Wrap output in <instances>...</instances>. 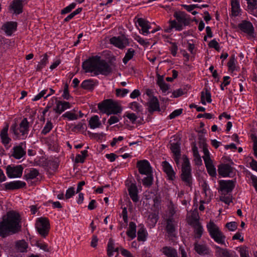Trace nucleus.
Returning a JSON list of instances; mask_svg holds the SVG:
<instances>
[{
	"label": "nucleus",
	"instance_id": "obj_1",
	"mask_svg": "<svg viewBox=\"0 0 257 257\" xmlns=\"http://www.w3.org/2000/svg\"><path fill=\"white\" fill-rule=\"evenodd\" d=\"M21 228V217L19 213L10 211L0 221V236L5 237L18 232Z\"/></svg>",
	"mask_w": 257,
	"mask_h": 257
},
{
	"label": "nucleus",
	"instance_id": "obj_2",
	"mask_svg": "<svg viewBox=\"0 0 257 257\" xmlns=\"http://www.w3.org/2000/svg\"><path fill=\"white\" fill-rule=\"evenodd\" d=\"M174 17L175 19L170 21L169 27L165 29V31L167 33H170L173 29L176 31H181L189 24V18L184 12H176Z\"/></svg>",
	"mask_w": 257,
	"mask_h": 257
},
{
	"label": "nucleus",
	"instance_id": "obj_3",
	"mask_svg": "<svg viewBox=\"0 0 257 257\" xmlns=\"http://www.w3.org/2000/svg\"><path fill=\"white\" fill-rule=\"evenodd\" d=\"M99 110L107 115L120 113L122 111L121 105L115 101L110 99H105L98 105Z\"/></svg>",
	"mask_w": 257,
	"mask_h": 257
},
{
	"label": "nucleus",
	"instance_id": "obj_4",
	"mask_svg": "<svg viewBox=\"0 0 257 257\" xmlns=\"http://www.w3.org/2000/svg\"><path fill=\"white\" fill-rule=\"evenodd\" d=\"M207 230L212 239L220 244L225 243V236L219 226L213 220H210L206 225Z\"/></svg>",
	"mask_w": 257,
	"mask_h": 257
},
{
	"label": "nucleus",
	"instance_id": "obj_5",
	"mask_svg": "<svg viewBox=\"0 0 257 257\" xmlns=\"http://www.w3.org/2000/svg\"><path fill=\"white\" fill-rule=\"evenodd\" d=\"M48 108H52L57 114H60L65 110L71 107L70 103L68 101L59 100L56 97H52L47 104Z\"/></svg>",
	"mask_w": 257,
	"mask_h": 257
},
{
	"label": "nucleus",
	"instance_id": "obj_6",
	"mask_svg": "<svg viewBox=\"0 0 257 257\" xmlns=\"http://www.w3.org/2000/svg\"><path fill=\"white\" fill-rule=\"evenodd\" d=\"M35 225L38 232L42 236L45 237L48 234L50 224L47 218L40 217L37 218Z\"/></svg>",
	"mask_w": 257,
	"mask_h": 257
},
{
	"label": "nucleus",
	"instance_id": "obj_7",
	"mask_svg": "<svg viewBox=\"0 0 257 257\" xmlns=\"http://www.w3.org/2000/svg\"><path fill=\"white\" fill-rule=\"evenodd\" d=\"M203 150L204 155L202 157L204 160L207 172L211 176L215 177L216 175V171L214 165L213 164L212 160L210 158L209 152L205 147L203 148Z\"/></svg>",
	"mask_w": 257,
	"mask_h": 257
},
{
	"label": "nucleus",
	"instance_id": "obj_8",
	"mask_svg": "<svg viewBox=\"0 0 257 257\" xmlns=\"http://www.w3.org/2000/svg\"><path fill=\"white\" fill-rule=\"evenodd\" d=\"M182 162V179L183 181L189 183L191 179L190 162L186 156L181 158Z\"/></svg>",
	"mask_w": 257,
	"mask_h": 257
},
{
	"label": "nucleus",
	"instance_id": "obj_9",
	"mask_svg": "<svg viewBox=\"0 0 257 257\" xmlns=\"http://www.w3.org/2000/svg\"><path fill=\"white\" fill-rule=\"evenodd\" d=\"M98 56L93 57L89 58L83 63V69L86 72H91L93 73L94 75H96L98 62Z\"/></svg>",
	"mask_w": 257,
	"mask_h": 257
},
{
	"label": "nucleus",
	"instance_id": "obj_10",
	"mask_svg": "<svg viewBox=\"0 0 257 257\" xmlns=\"http://www.w3.org/2000/svg\"><path fill=\"white\" fill-rule=\"evenodd\" d=\"M23 168L21 165H9L6 168V173L9 178H20L23 174Z\"/></svg>",
	"mask_w": 257,
	"mask_h": 257
},
{
	"label": "nucleus",
	"instance_id": "obj_11",
	"mask_svg": "<svg viewBox=\"0 0 257 257\" xmlns=\"http://www.w3.org/2000/svg\"><path fill=\"white\" fill-rule=\"evenodd\" d=\"M238 27L240 30L245 33L250 38L255 37V34L254 28L251 23L247 21H242L239 25Z\"/></svg>",
	"mask_w": 257,
	"mask_h": 257
},
{
	"label": "nucleus",
	"instance_id": "obj_12",
	"mask_svg": "<svg viewBox=\"0 0 257 257\" xmlns=\"http://www.w3.org/2000/svg\"><path fill=\"white\" fill-rule=\"evenodd\" d=\"M109 41L111 44L121 49L129 45L128 40L124 36L113 37Z\"/></svg>",
	"mask_w": 257,
	"mask_h": 257
},
{
	"label": "nucleus",
	"instance_id": "obj_13",
	"mask_svg": "<svg viewBox=\"0 0 257 257\" xmlns=\"http://www.w3.org/2000/svg\"><path fill=\"white\" fill-rule=\"evenodd\" d=\"M11 129L14 134L17 136L21 133L24 135L27 134L29 131V122L27 118H24L20 124L19 127L17 128L16 124L12 126Z\"/></svg>",
	"mask_w": 257,
	"mask_h": 257
},
{
	"label": "nucleus",
	"instance_id": "obj_14",
	"mask_svg": "<svg viewBox=\"0 0 257 257\" xmlns=\"http://www.w3.org/2000/svg\"><path fill=\"white\" fill-rule=\"evenodd\" d=\"M203 187V191L201 193L202 197H204V199L200 200V202L203 203H206L209 202L211 199V197L212 196V193L210 191V190L208 188V187L206 183H204L202 185ZM205 207L203 204H201L199 206V209L201 211L204 210Z\"/></svg>",
	"mask_w": 257,
	"mask_h": 257
},
{
	"label": "nucleus",
	"instance_id": "obj_15",
	"mask_svg": "<svg viewBox=\"0 0 257 257\" xmlns=\"http://www.w3.org/2000/svg\"><path fill=\"white\" fill-rule=\"evenodd\" d=\"M137 167L141 174L150 175L152 172V169L150 163L146 160L138 161Z\"/></svg>",
	"mask_w": 257,
	"mask_h": 257
},
{
	"label": "nucleus",
	"instance_id": "obj_16",
	"mask_svg": "<svg viewBox=\"0 0 257 257\" xmlns=\"http://www.w3.org/2000/svg\"><path fill=\"white\" fill-rule=\"evenodd\" d=\"M219 185L222 194L231 192L235 186L234 182L231 180H220Z\"/></svg>",
	"mask_w": 257,
	"mask_h": 257
},
{
	"label": "nucleus",
	"instance_id": "obj_17",
	"mask_svg": "<svg viewBox=\"0 0 257 257\" xmlns=\"http://www.w3.org/2000/svg\"><path fill=\"white\" fill-rule=\"evenodd\" d=\"M98 62L96 75L99 74L107 75L111 72L109 65L104 61L101 60L99 57H98Z\"/></svg>",
	"mask_w": 257,
	"mask_h": 257
},
{
	"label": "nucleus",
	"instance_id": "obj_18",
	"mask_svg": "<svg viewBox=\"0 0 257 257\" xmlns=\"http://www.w3.org/2000/svg\"><path fill=\"white\" fill-rule=\"evenodd\" d=\"M17 28V23L15 22H8L5 23L2 27V30L8 36H11L15 32Z\"/></svg>",
	"mask_w": 257,
	"mask_h": 257
},
{
	"label": "nucleus",
	"instance_id": "obj_19",
	"mask_svg": "<svg viewBox=\"0 0 257 257\" xmlns=\"http://www.w3.org/2000/svg\"><path fill=\"white\" fill-rule=\"evenodd\" d=\"M137 26L141 27V33L145 36L150 33L149 29L151 28L150 24L147 20L143 18H139L137 20Z\"/></svg>",
	"mask_w": 257,
	"mask_h": 257
},
{
	"label": "nucleus",
	"instance_id": "obj_20",
	"mask_svg": "<svg viewBox=\"0 0 257 257\" xmlns=\"http://www.w3.org/2000/svg\"><path fill=\"white\" fill-rule=\"evenodd\" d=\"M26 3L27 0H14L10 5V10L16 14H20L22 13L23 6Z\"/></svg>",
	"mask_w": 257,
	"mask_h": 257
},
{
	"label": "nucleus",
	"instance_id": "obj_21",
	"mask_svg": "<svg viewBox=\"0 0 257 257\" xmlns=\"http://www.w3.org/2000/svg\"><path fill=\"white\" fill-rule=\"evenodd\" d=\"M233 168L228 164H221L218 167V172L223 177L230 176L233 173Z\"/></svg>",
	"mask_w": 257,
	"mask_h": 257
},
{
	"label": "nucleus",
	"instance_id": "obj_22",
	"mask_svg": "<svg viewBox=\"0 0 257 257\" xmlns=\"http://www.w3.org/2000/svg\"><path fill=\"white\" fill-rule=\"evenodd\" d=\"M162 166L163 171L167 174L169 180H173L175 178V172H174L171 165L167 162H162Z\"/></svg>",
	"mask_w": 257,
	"mask_h": 257
},
{
	"label": "nucleus",
	"instance_id": "obj_23",
	"mask_svg": "<svg viewBox=\"0 0 257 257\" xmlns=\"http://www.w3.org/2000/svg\"><path fill=\"white\" fill-rule=\"evenodd\" d=\"M4 185L6 190H15L24 187L26 184L22 181L17 180L6 183Z\"/></svg>",
	"mask_w": 257,
	"mask_h": 257
},
{
	"label": "nucleus",
	"instance_id": "obj_24",
	"mask_svg": "<svg viewBox=\"0 0 257 257\" xmlns=\"http://www.w3.org/2000/svg\"><path fill=\"white\" fill-rule=\"evenodd\" d=\"M171 150L174 155V159L176 163L178 165L180 159V147L178 143H171Z\"/></svg>",
	"mask_w": 257,
	"mask_h": 257
},
{
	"label": "nucleus",
	"instance_id": "obj_25",
	"mask_svg": "<svg viewBox=\"0 0 257 257\" xmlns=\"http://www.w3.org/2000/svg\"><path fill=\"white\" fill-rule=\"evenodd\" d=\"M230 5L231 7V15L234 17L239 16L241 12L239 1L230 0Z\"/></svg>",
	"mask_w": 257,
	"mask_h": 257
},
{
	"label": "nucleus",
	"instance_id": "obj_26",
	"mask_svg": "<svg viewBox=\"0 0 257 257\" xmlns=\"http://www.w3.org/2000/svg\"><path fill=\"white\" fill-rule=\"evenodd\" d=\"M9 125L7 124L1 131L0 137L2 143L5 146L8 145L11 141L8 135Z\"/></svg>",
	"mask_w": 257,
	"mask_h": 257
},
{
	"label": "nucleus",
	"instance_id": "obj_27",
	"mask_svg": "<svg viewBox=\"0 0 257 257\" xmlns=\"http://www.w3.org/2000/svg\"><path fill=\"white\" fill-rule=\"evenodd\" d=\"M129 195L132 200L137 202L139 201L138 190L137 186L135 184H131L128 188Z\"/></svg>",
	"mask_w": 257,
	"mask_h": 257
},
{
	"label": "nucleus",
	"instance_id": "obj_28",
	"mask_svg": "<svg viewBox=\"0 0 257 257\" xmlns=\"http://www.w3.org/2000/svg\"><path fill=\"white\" fill-rule=\"evenodd\" d=\"M88 125L91 129H95L100 127L101 126V122L99 117L94 115L90 117L88 121Z\"/></svg>",
	"mask_w": 257,
	"mask_h": 257
},
{
	"label": "nucleus",
	"instance_id": "obj_29",
	"mask_svg": "<svg viewBox=\"0 0 257 257\" xmlns=\"http://www.w3.org/2000/svg\"><path fill=\"white\" fill-rule=\"evenodd\" d=\"M12 156L16 159H20L26 155V151L20 145L13 148Z\"/></svg>",
	"mask_w": 257,
	"mask_h": 257
},
{
	"label": "nucleus",
	"instance_id": "obj_30",
	"mask_svg": "<svg viewBox=\"0 0 257 257\" xmlns=\"http://www.w3.org/2000/svg\"><path fill=\"white\" fill-rule=\"evenodd\" d=\"M247 10L248 12L257 17V0L247 2Z\"/></svg>",
	"mask_w": 257,
	"mask_h": 257
},
{
	"label": "nucleus",
	"instance_id": "obj_31",
	"mask_svg": "<svg viewBox=\"0 0 257 257\" xmlns=\"http://www.w3.org/2000/svg\"><path fill=\"white\" fill-rule=\"evenodd\" d=\"M148 103L150 111H155L159 110V103L156 97H151L150 99H149Z\"/></svg>",
	"mask_w": 257,
	"mask_h": 257
},
{
	"label": "nucleus",
	"instance_id": "obj_32",
	"mask_svg": "<svg viewBox=\"0 0 257 257\" xmlns=\"http://www.w3.org/2000/svg\"><path fill=\"white\" fill-rule=\"evenodd\" d=\"M211 97V93L207 89L201 92V102L202 104L206 105L207 103H210L212 101Z\"/></svg>",
	"mask_w": 257,
	"mask_h": 257
},
{
	"label": "nucleus",
	"instance_id": "obj_33",
	"mask_svg": "<svg viewBox=\"0 0 257 257\" xmlns=\"http://www.w3.org/2000/svg\"><path fill=\"white\" fill-rule=\"evenodd\" d=\"M126 234L131 239H133L136 237V225L133 222H131L130 223L128 229L126 232Z\"/></svg>",
	"mask_w": 257,
	"mask_h": 257
},
{
	"label": "nucleus",
	"instance_id": "obj_34",
	"mask_svg": "<svg viewBox=\"0 0 257 257\" xmlns=\"http://www.w3.org/2000/svg\"><path fill=\"white\" fill-rule=\"evenodd\" d=\"M175 221L172 219H170L167 221L166 229L168 233L170 235L174 236L175 232Z\"/></svg>",
	"mask_w": 257,
	"mask_h": 257
},
{
	"label": "nucleus",
	"instance_id": "obj_35",
	"mask_svg": "<svg viewBox=\"0 0 257 257\" xmlns=\"http://www.w3.org/2000/svg\"><path fill=\"white\" fill-rule=\"evenodd\" d=\"M188 222L191 224L196 225L200 223L198 221V215L196 211L188 214Z\"/></svg>",
	"mask_w": 257,
	"mask_h": 257
},
{
	"label": "nucleus",
	"instance_id": "obj_36",
	"mask_svg": "<svg viewBox=\"0 0 257 257\" xmlns=\"http://www.w3.org/2000/svg\"><path fill=\"white\" fill-rule=\"evenodd\" d=\"M163 252L167 257H179L176 250L170 247H164Z\"/></svg>",
	"mask_w": 257,
	"mask_h": 257
},
{
	"label": "nucleus",
	"instance_id": "obj_37",
	"mask_svg": "<svg viewBox=\"0 0 257 257\" xmlns=\"http://www.w3.org/2000/svg\"><path fill=\"white\" fill-rule=\"evenodd\" d=\"M194 160L195 163L197 166H200L202 164V161L200 156L199 154L198 149L196 146H194L192 148Z\"/></svg>",
	"mask_w": 257,
	"mask_h": 257
},
{
	"label": "nucleus",
	"instance_id": "obj_38",
	"mask_svg": "<svg viewBox=\"0 0 257 257\" xmlns=\"http://www.w3.org/2000/svg\"><path fill=\"white\" fill-rule=\"evenodd\" d=\"M194 225V237L196 239H199L201 237L204 229L200 223H197Z\"/></svg>",
	"mask_w": 257,
	"mask_h": 257
},
{
	"label": "nucleus",
	"instance_id": "obj_39",
	"mask_svg": "<svg viewBox=\"0 0 257 257\" xmlns=\"http://www.w3.org/2000/svg\"><path fill=\"white\" fill-rule=\"evenodd\" d=\"M194 249L199 254H205L207 253V247L205 245L195 243Z\"/></svg>",
	"mask_w": 257,
	"mask_h": 257
},
{
	"label": "nucleus",
	"instance_id": "obj_40",
	"mask_svg": "<svg viewBox=\"0 0 257 257\" xmlns=\"http://www.w3.org/2000/svg\"><path fill=\"white\" fill-rule=\"evenodd\" d=\"M16 247L18 251L23 252L26 251L28 244L24 240H19L16 242Z\"/></svg>",
	"mask_w": 257,
	"mask_h": 257
},
{
	"label": "nucleus",
	"instance_id": "obj_41",
	"mask_svg": "<svg viewBox=\"0 0 257 257\" xmlns=\"http://www.w3.org/2000/svg\"><path fill=\"white\" fill-rule=\"evenodd\" d=\"M227 66L229 70L231 72L237 71L238 70V67L237 66V61L235 60L234 57H231L228 63Z\"/></svg>",
	"mask_w": 257,
	"mask_h": 257
},
{
	"label": "nucleus",
	"instance_id": "obj_42",
	"mask_svg": "<svg viewBox=\"0 0 257 257\" xmlns=\"http://www.w3.org/2000/svg\"><path fill=\"white\" fill-rule=\"evenodd\" d=\"M118 249L117 248H115L114 247V241L110 239L108 242L107 244V254L109 256H111L113 255V252L115 251H117Z\"/></svg>",
	"mask_w": 257,
	"mask_h": 257
},
{
	"label": "nucleus",
	"instance_id": "obj_43",
	"mask_svg": "<svg viewBox=\"0 0 257 257\" xmlns=\"http://www.w3.org/2000/svg\"><path fill=\"white\" fill-rule=\"evenodd\" d=\"M147 232L144 227H141L138 232V239L139 241H145L146 240Z\"/></svg>",
	"mask_w": 257,
	"mask_h": 257
},
{
	"label": "nucleus",
	"instance_id": "obj_44",
	"mask_svg": "<svg viewBox=\"0 0 257 257\" xmlns=\"http://www.w3.org/2000/svg\"><path fill=\"white\" fill-rule=\"evenodd\" d=\"M158 221V216L155 213H152L149 215L147 219V223L150 225V227L155 226Z\"/></svg>",
	"mask_w": 257,
	"mask_h": 257
},
{
	"label": "nucleus",
	"instance_id": "obj_45",
	"mask_svg": "<svg viewBox=\"0 0 257 257\" xmlns=\"http://www.w3.org/2000/svg\"><path fill=\"white\" fill-rule=\"evenodd\" d=\"M135 54V51L132 48H130L127 51L125 54L124 58H123V62L124 64H126L127 62L133 58Z\"/></svg>",
	"mask_w": 257,
	"mask_h": 257
},
{
	"label": "nucleus",
	"instance_id": "obj_46",
	"mask_svg": "<svg viewBox=\"0 0 257 257\" xmlns=\"http://www.w3.org/2000/svg\"><path fill=\"white\" fill-rule=\"evenodd\" d=\"M87 153L88 152L87 150L82 151L80 154H78L76 155L75 158V162L77 163H83L85 158L87 156Z\"/></svg>",
	"mask_w": 257,
	"mask_h": 257
},
{
	"label": "nucleus",
	"instance_id": "obj_47",
	"mask_svg": "<svg viewBox=\"0 0 257 257\" xmlns=\"http://www.w3.org/2000/svg\"><path fill=\"white\" fill-rule=\"evenodd\" d=\"M48 62V58L47 54H45L43 56V58L41 60V61L38 63L36 66L37 70H40L42 68H43L45 65Z\"/></svg>",
	"mask_w": 257,
	"mask_h": 257
},
{
	"label": "nucleus",
	"instance_id": "obj_48",
	"mask_svg": "<svg viewBox=\"0 0 257 257\" xmlns=\"http://www.w3.org/2000/svg\"><path fill=\"white\" fill-rule=\"evenodd\" d=\"M216 254L218 257H230V255L228 251L226 249L220 248L216 246Z\"/></svg>",
	"mask_w": 257,
	"mask_h": 257
},
{
	"label": "nucleus",
	"instance_id": "obj_49",
	"mask_svg": "<svg viewBox=\"0 0 257 257\" xmlns=\"http://www.w3.org/2000/svg\"><path fill=\"white\" fill-rule=\"evenodd\" d=\"M169 43L170 44L169 50L171 51V53L173 56L175 57L178 50V44L175 42L172 41L169 42Z\"/></svg>",
	"mask_w": 257,
	"mask_h": 257
},
{
	"label": "nucleus",
	"instance_id": "obj_50",
	"mask_svg": "<svg viewBox=\"0 0 257 257\" xmlns=\"http://www.w3.org/2000/svg\"><path fill=\"white\" fill-rule=\"evenodd\" d=\"M39 174L38 171L35 168L31 169L29 172L26 175V177L27 180L33 179L36 178Z\"/></svg>",
	"mask_w": 257,
	"mask_h": 257
},
{
	"label": "nucleus",
	"instance_id": "obj_51",
	"mask_svg": "<svg viewBox=\"0 0 257 257\" xmlns=\"http://www.w3.org/2000/svg\"><path fill=\"white\" fill-rule=\"evenodd\" d=\"M62 117L67 118L69 120H74L78 118L77 114L70 111L64 113Z\"/></svg>",
	"mask_w": 257,
	"mask_h": 257
},
{
	"label": "nucleus",
	"instance_id": "obj_52",
	"mask_svg": "<svg viewBox=\"0 0 257 257\" xmlns=\"http://www.w3.org/2000/svg\"><path fill=\"white\" fill-rule=\"evenodd\" d=\"M53 128V124L50 121H48L42 131V134L46 135L50 132Z\"/></svg>",
	"mask_w": 257,
	"mask_h": 257
},
{
	"label": "nucleus",
	"instance_id": "obj_53",
	"mask_svg": "<svg viewBox=\"0 0 257 257\" xmlns=\"http://www.w3.org/2000/svg\"><path fill=\"white\" fill-rule=\"evenodd\" d=\"M153 180V177L151 176H148L145 177L142 180L143 185L146 187H150L152 184Z\"/></svg>",
	"mask_w": 257,
	"mask_h": 257
},
{
	"label": "nucleus",
	"instance_id": "obj_54",
	"mask_svg": "<svg viewBox=\"0 0 257 257\" xmlns=\"http://www.w3.org/2000/svg\"><path fill=\"white\" fill-rule=\"evenodd\" d=\"M120 119H121V117L120 115H112L108 120V123L109 125H112L118 122Z\"/></svg>",
	"mask_w": 257,
	"mask_h": 257
},
{
	"label": "nucleus",
	"instance_id": "obj_55",
	"mask_svg": "<svg viewBox=\"0 0 257 257\" xmlns=\"http://www.w3.org/2000/svg\"><path fill=\"white\" fill-rule=\"evenodd\" d=\"M62 96L64 99L66 100H68L70 98V95L69 92L68 85L67 83H65L64 86V89Z\"/></svg>",
	"mask_w": 257,
	"mask_h": 257
},
{
	"label": "nucleus",
	"instance_id": "obj_56",
	"mask_svg": "<svg viewBox=\"0 0 257 257\" xmlns=\"http://www.w3.org/2000/svg\"><path fill=\"white\" fill-rule=\"evenodd\" d=\"M76 7V4L74 3H72L70 4L69 5L67 6L64 9L61 11L62 14H66L70 12L73 9H74Z\"/></svg>",
	"mask_w": 257,
	"mask_h": 257
},
{
	"label": "nucleus",
	"instance_id": "obj_57",
	"mask_svg": "<svg viewBox=\"0 0 257 257\" xmlns=\"http://www.w3.org/2000/svg\"><path fill=\"white\" fill-rule=\"evenodd\" d=\"M93 86V82L90 80H84L81 83L82 88L86 89L91 88Z\"/></svg>",
	"mask_w": 257,
	"mask_h": 257
},
{
	"label": "nucleus",
	"instance_id": "obj_58",
	"mask_svg": "<svg viewBox=\"0 0 257 257\" xmlns=\"http://www.w3.org/2000/svg\"><path fill=\"white\" fill-rule=\"evenodd\" d=\"M129 92V90L125 88L117 89L116 90V94L117 96L123 97L125 96Z\"/></svg>",
	"mask_w": 257,
	"mask_h": 257
},
{
	"label": "nucleus",
	"instance_id": "obj_59",
	"mask_svg": "<svg viewBox=\"0 0 257 257\" xmlns=\"http://www.w3.org/2000/svg\"><path fill=\"white\" fill-rule=\"evenodd\" d=\"M75 193L74 188L70 187L68 188L66 192L65 198L66 199H69L74 195Z\"/></svg>",
	"mask_w": 257,
	"mask_h": 257
},
{
	"label": "nucleus",
	"instance_id": "obj_60",
	"mask_svg": "<svg viewBox=\"0 0 257 257\" xmlns=\"http://www.w3.org/2000/svg\"><path fill=\"white\" fill-rule=\"evenodd\" d=\"M239 253L241 257H249L248 251L246 247H240Z\"/></svg>",
	"mask_w": 257,
	"mask_h": 257
},
{
	"label": "nucleus",
	"instance_id": "obj_61",
	"mask_svg": "<svg viewBox=\"0 0 257 257\" xmlns=\"http://www.w3.org/2000/svg\"><path fill=\"white\" fill-rule=\"evenodd\" d=\"M159 86L163 93H166L169 89V86L164 81L159 82Z\"/></svg>",
	"mask_w": 257,
	"mask_h": 257
},
{
	"label": "nucleus",
	"instance_id": "obj_62",
	"mask_svg": "<svg viewBox=\"0 0 257 257\" xmlns=\"http://www.w3.org/2000/svg\"><path fill=\"white\" fill-rule=\"evenodd\" d=\"M182 113V109H178L173 111L170 115L169 117L170 119L174 118L175 117L179 116Z\"/></svg>",
	"mask_w": 257,
	"mask_h": 257
},
{
	"label": "nucleus",
	"instance_id": "obj_63",
	"mask_svg": "<svg viewBox=\"0 0 257 257\" xmlns=\"http://www.w3.org/2000/svg\"><path fill=\"white\" fill-rule=\"evenodd\" d=\"M225 226L230 231H234L237 228L236 223L235 222H230L227 223Z\"/></svg>",
	"mask_w": 257,
	"mask_h": 257
},
{
	"label": "nucleus",
	"instance_id": "obj_64",
	"mask_svg": "<svg viewBox=\"0 0 257 257\" xmlns=\"http://www.w3.org/2000/svg\"><path fill=\"white\" fill-rule=\"evenodd\" d=\"M209 47L214 48L217 50H218L219 49V44L215 39L211 40L209 42Z\"/></svg>",
	"mask_w": 257,
	"mask_h": 257
}]
</instances>
